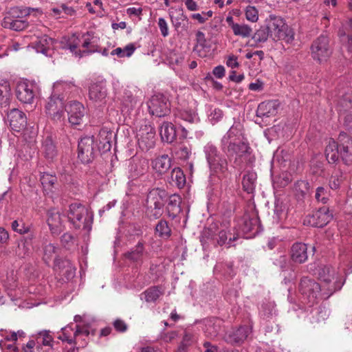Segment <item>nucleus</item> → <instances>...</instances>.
Listing matches in <instances>:
<instances>
[{"label":"nucleus","mask_w":352,"mask_h":352,"mask_svg":"<svg viewBox=\"0 0 352 352\" xmlns=\"http://www.w3.org/2000/svg\"><path fill=\"white\" fill-rule=\"evenodd\" d=\"M36 89L35 84L28 81H21L16 85V98L23 103L32 104L34 100Z\"/></svg>","instance_id":"dca6fc26"},{"label":"nucleus","mask_w":352,"mask_h":352,"mask_svg":"<svg viewBox=\"0 0 352 352\" xmlns=\"http://www.w3.org/2000/svg\"><path fill=\"white\" fill-rule=\"evenodd\" d=\"M67 217L76 229L90 230L93 214L82 204L74 202L69 205Z\"/></svg>","instance_id":"39448f33"},{"label":"nucleus","mask_w":352,"mask_h":352,"mask_svg":"<svg viewBox=\"0 0 352 352\" xmlns=\"http://www.w3.org/2000/svg\"><path fill=\"white\" fill-rule=\"evenodd\" d=\"M69 331H72V325L69 324L61 329L62 334L58 336V339L62 341L67 342L69 344H76V338L74 336V338H70Z\"/></svg>","instance_id":"052dcab7"},{"label":"nucleus","mask_w":352,"mask_h":352,"mask_svg":"<svg viewBox=\"0 0 352 352\" xmlns=\"http://www.w3.org/2000/svg\"><path fill=\"white\" fill-rule=\"evenodd\" d=\"M252 329L251 324L241 326L237 329L226 334L225 340L231 344H241L248 338L252 332Z\"/></svg>","instance_id":"6ab92c4d"},{"label":"nucleus","mask_w":352,"mask_h":352,"mask_svg":"<svg viewBox=\"0 0 352 352\" xmlns=\"http://www.w3.org/2000/svg\"><path fill=\"white\" fill-rule=\"evenodd\" d=\"M347 33L340 32L339 35L341 41L349 52H352V17L346 25Z\"/></svg>","instance_id":"58836bf2"},{"label":"nucleus","mask_w":352,"mask_h":352,"mask_svg":"<svg viewBox=\"0 0 352 352\" xmlns=\"http://www.w3.org/2000/svg\"><path fill=\"white\" fill-rule=\"evenodd\" d=\"M267 25L270 37L274 41H283L286 43H291L294 41V33L282 17L270 15L267 21Z\"/></svg>","instance_id":"20e7f679"},{"label":"nucleus","mask_w":352,"mask_h":352,"mask_svg":"<svg viewBox=\"0 0 352 352\" xmlns=\"http://www.w3.org/2000/svg\"><path fill=\"white\" fill-rule=\"evenodd\" d=\"M278 103L276 100H268L260 103L256 110V116L262 120L264 118L275 116L277 112Z\"/></svg>","instance_id":"b1692460"},{"label":"nucleus","mask_w":352,"mask_h":352,"mask_svg":"<svg viewBox=\"0 0 352 352\" xmlns=\"http://www.w3.org/2000/svg\"><path fill=\"white\" fill-rule=\"evenodd\" d=\"M196 40L197 44L194 47V50L196 51L200 56H201V50L204 49L206 43L205 34L202 32L198 31L196 33Z\"/></svg>","instance_id":"680f3d73"},{"label":"nucleus","mask_w":352,"mask_h":352,"mask_svg":"<svg viewBox=\"0 0 352 352\" xmlns=\"http://www.w3.org/2000/svg\"><path fill=\"white\" fill-rule=\"evenodd\" d=\"M8 118L10 122V126L13 131H21L27 124L25 115L21 111L16 109H12L8 113Z\"/></svg>","instance_id":"aec40b11"},{"label":"nucleus","mask_w":352,"mask_h":352,"mask_svg":"<svg viewBox=\"0 0 352 352\" xmlns=\"http://www.w3.org/2000/svg\"><path fill=\"white\" fill-rule=\"evenodd\" d=\"M10 96L11 89L9 81L5 79L0 80V106L8 107Z\"/></svg>","instance_id":"e433bc0d"},{"label":"nucleus","mask_w":352,"mask_h":352,"mask_svg":"<svg viewBox=\"0 0 352 352\" xmlns=\"http://www.w3.org/2000/svg\"><path fill=\"white\" fill-rule=\"evenodd\" d=\"M77 90L73 81L58 80L54 84L52 93L60 97L63 96L65 99L67 96L76 92Z\"/></svg>","instance_id":"a878e982"},{"label":"nucleus","mask_w":352,"mask_h":352,"mask_svg":"<svg viewBox=\"0 0 352 352\" xmlns=\"http://www.w3.org/2000/svg\"><path fill=\"white\" fill-rule=\"evenodd\" d=\"M160 135L162 141L173 142L177 136L175 126L170 122H164L160 129Z\"/></svg>","instance_id":"2f4dec72"},{"label":"nucleus","mask_w":352,"mask_h":352,"mask_svg":"<svg viewBox=\"0 0 352 352\" xmlns=\"http://www.w3.org/2000/svg\"><path fill=\"white\" fill-rule=\"evenodd\" d=\"M270 36V32L267 26L266 28H261L252 36V38L257 43L265 42L268 37Z\"/></svg>","instance_id":"bf43d9fd"},{"label":"nucleus","mask_w":352,"mask_h":352,"mask_svg":"<svg viewBox=\"0 0 352 352\" xmlns=\"http://www.w3.org/2000/svg\"><path fill=\"white\" fill-rule=\"evenodd\" d=\"M54 41L47 36H43L39 38L35 45L37 52L47 55L48 52L53 47Z\"/></svg>","instance_id":"ea45409f"},{"label":"nucleus","mask_w":352,"mask_h":352,"mask_svg":"<svg viewBox=\"0 0 352 352\" xmlns=\"http://www.w3.org/2000/svg\"><path fill=\"white\" fill-rule=\"evenodd\" d=\"M55 267L58 269L63 275H65L67 279H69L75 275L76 268L69 260L56 258L55 260Z\"/></svg>","instance_id":"72a5a7b5"},{"label":"nucleus","mask_w":352,"mask_h":352,"mask_svg":"<svg viewBox=\"0 0 352 352\" xmlns=\"http://www.w3.org/2000/svg\"><path fill=\"white\" fill-rule=\"evenodd\" d=\"M222 322L218 318H209L204 321V333L206 337L213 339L216 338L221 330Z\"/></svg>","instance_id":"c756f323"},{"label":"nucleus","mask_w":352,"mask_h":352,"mask_svg":"<svg viewBox=\"0 0 352 352\" xmlns=\"http://www.w3.org/2000/svg\"><path fill=\"white\" fill-rule=\"evenodd\" d=\"M325 155L329 163H335L338 160L340 148L334 140H330L325 148Z\"/></svg>","instance_id":"4c0bfd02"},{"label":"nucleus","mask_w":352,"mask_h":352,"mask_svg":"<svg viewBox=\"0 0 352 352\" xmlns=\"http://www.w3.org/2000/svg\"><path fill=\"white\" fill-rule=\"evenodd\" d=\"M63 216L57 210L51 209L47 212V222L52 234H59L63 228Z\"/></svg>","instance_id":"412c9836"},{"label":"nucleus","mask_w":352,"mask_h":352,"mask_svg":"<svg viewBox=\"0 0 352 352\" xmlns=\"http://www.w3.org/2000/svg\"><path fill=\"white\" fill-rule=\"evenodd\" d=\"M32 248V237L26 236L21 239L18 243L16 253L18 256L23 257L29 253Z\"/></svg>","instance_id":"c03bdc74"},{"label":"nucleus","mask_w":352,"mask_h":352,"mask_svg":"<svg viewBox=\"0 0 352 352\" xmlns=\"http://www.w3.org/2000/svg\"><path fill=\"white\" fill-rule=\"evenodd\" d=\"M276 312V305L274 302H267L261 305L260 313L265 318L272 317Z\"/></svg>","instance_id":"5fc2aeb1"},{"label":"nucleus","mask_w":352,"mask_h":352,"mask_svg":"<svg viewBox=\"0 0 352 352\" xmlns=\"http://www.w3.org/2000/svg\"><path fill=\"white\" fill-rule=\"evenodd\" d=\"M149 113L158 118L165 117L170 113V103L162 94H156L151 97L148 103Z\"/></svg>","instance_id":"ddd939ff"},{"label":"nucleus","mask_w":352,"mask_h":352,"mask_svg":"<svg viewBox=\"0 0 352 352\" xmlns=\"http://www.w3.org/2000/svg\"><path fill=\"white\" fill-rule=\"evenodd\" d=\"M290 256L293 262L304 263L308 258L307 247L305 243L296 242L291 248Z\"/></svg>","instance_id":"5701e85b"},{"label":"nucleus","mask_w":352,"mask_h":352,"mask_svg":"<svg viewBox=\"0 0 352 352\" xmlns=\"http://www.w3.org/2000/svg\"><path fill=\"white\" fill-rule=\"evenodd\" d=\"M232 32L235 36L246 38L251 35L252 30L248 25L244 23H236L232 29Z\"/></svg>","instance_id":"603ef678"},{"label":"nucleus","mask_w":352,"mask_h":352,"mask_svg":"<svg viewBox=\"0 0 352 352\" xmlns=\"http://www.w3.org/2000/svg\"><path fill=\"white\" fill-rule=\"evenodd\" d=\"M107 97V89L102 82L93 83L89 89V98L95 102H103Z\"/></svg>","instance_id":"cd10ccee"},{"label":"nucleus","mask_w":352,"mask_h":352,"mask_svg":"<svg viewBox=\"0 0 352 352\" xmlns=\"http://www.w3.org/2000/svg\"><path fill=\"white\" fill-rule=\"evenodd\" d=\"M223 151L233 159L235 167L241 168L243 164L252 163V149L247 142L243 140L229 142L228 144L221 145Z\"/></svg>","instance_id":"7ed1b4c3"},{"label":"nucleus","mask_w":352,"mask_h":352,"mask_svg":"<svg viewBox=\"0 0 352 352\" xmlns=\"http://www.w3.org/2000/svg\"><path fill=\"white\" fill-rule=\"evenodd\" d=\"M155 233L161 238L168 239L171 235V230L168 222L161 219L155 226Z\"/></svg>","instance_id":"a18cd8bd"},{"label":"nucleus","mask_w":352,"mask_h":352,"mask_svg":"<svg viewBox=\"0 0 352 352\" xmlns=\"http://www.w3.org/2000/svg\"><path fill=\"white\" fill-rule=\"evenodd\" d=\"M162 294L163 292L160 289V287L153 286L145 290L142 294V296H144L147 302H151L157 300Z\"/></svg>","instance_id":"37998d69"},{"label":"nucleus","mask_w":352,"mask_h":352,"mask_svg":"<svg viewBox=\"0 0 352 352\" xmlns=\"http://www.w3.org/2000/svg\"><path fill=\"white\" fill-rule=\"evenodd\" d=\"M137 133L138 144L143 151H148L153 148L155 144V131L154 127L144 122Z\"/></svg>","instance_id":"f8f14e48"},{"label":"nucleus","mask_w":352,"mask_h":352,"mask_svg":"<svg viewBox=\"0 0 352 352\" xmlns=\"http://www.w3.org/2000/svg\"><path fill=\"white\" fill-rule=\"evenodd\" d=\"M35 12V15L41 14L42 12L36 8H21L19 7L12 8L3 18L1 25L4 28H8L14 31H21L25 29L28 25L27 20L23 18Z\"/></svg>","instance_id":"f03ea898"},{"label":"nucleus","mask_w":352,"mask_h":352,"mask_svg":"<svg viewBox=\"0 0 352 352\" xmlns=\"http://www.w3.org/2000/svg\"><path fill=\"white\" fill-rule=\"evenodd\" d=\"M331 219L332 215L329 213L328 208L324 206L306 216L303 223L306 226L322 228L326 226Z\"/></svg>","instance_id":"2eb2a0df"},{"label":"nucleus","mask_w":352,"mask_h":352,"mask_svg":"<svg viewBox=\"0 0 352 352\" xmlns=\"http://www.w3.org/2000/svg\"><path fill=\"white\" fill-rule=\"evenodd\" d=\"M166 192L160 188L151 190L147 195L146 206L150 217L157 219L162 214Z\"/></svg>","instance_id":"1a4fd4ad"},{"label":"nucleus","mask_w":352,"mask_h":352,"mask_svg":"<svg viewBox=\"0 0 352 352\" xmlns=\"http://www.w3.org/2000/svg\"><path fill=\"white\" fill-rule=\"evenodd\" d=\"M65 107L64 97L52 93L45 104V113L52 121L62 123L65 118Z\"/></svg>","instance_id":"6e6552de"},{"label":"nucleus","mask_w":352,"mask_h":352,"mask_svg":"<svg viewBox=\"0 0 352 352\" xmlns=\"http://www.w3.org/2000/svg\"><path fill=\"white\" fill-rule=\"evenodd\" d=\"M91 333L93 336L95 334V330L90 331L89 326L87 324L76 325V329L74 332L75 338L80 336L88 337Z\"/></svg>","instance_id":"e2e57ef3"},{"label":"nucleus","mask_w":352,"mask_h":352,"mask_svg":"<svg viewBox=\"0 0 352 352\" xmlns=\"http://www.w3.org/2000/svg\"><path fill=\"white\" fill-rule=\"evenodd\" d=\"M144 245L145 242L144 241H139L130 251L124 254L125 258L132 262L142 264L143 263L144 256L147 254V252L145 251Z\"/></svg>","instance_id":"393cba45"},{"label":"nucleus","mask_w":352,"mask_h":352,"mask_svg":"<svg viewBox=\"0 0 352 352\" xmlns=\"http://www.w3.org/2000/svg\"><path fill=\"white\" fill-rule=\"evenodd\" d=\"M168 14L171 20V23L175 29H178L182 22L186 20L187 17L184 14V10L182 7L176 8L172 7L168 10Z\"/></svg>","instance_id":"c9c22d12"},{"label":"nucleus","mask_w":352,"mask_h":352,"mask_svg":"<svg viewBox=\"0 0 352 352\" xmlns=\"http://www.w3.org/2000/svg\"><path fill=\"white\" fill-rule=\"evenodd\" d=\"M245 17L251 22H256L258 19V12L254 6H248L245 9Z\"/></svg>","instance_id":"774afa93"},{"label":"nucleus","mask_w":352,"mask_h":352,"mask_svg":"<svg viewBox=\"0 0 352 352\" xmlns=\"http://www.w3.org/2000/svg\"><path fill=\"white\" fill-rule=\"evenodd\" d=\"M148 168V162L145 158H133L129 164L130 177L133 179L143 175Z\"/></svg>","instance_id":"4be33fe9"},{"label":"nucleus","mask_w":352,"mask_h":352,"mask_svg":"<svg viewBox=\"0 0 352 352\" xmlns=\"http://www.w3.org/2000/svg\"><path fill=\"white\" fill-rule=\"evenodd\" d=\"M340 156L344 164H352V138L345 133H341L338 138Z\"/></svg>","instance_id":"a211bd4d"},{"label":"nucleus","mask_w":352,"mask_h":352,"mask_svg":"<svg viewBox=\"0 0 352 352\" xmlns=\"http://www.w3.org/2000/svg\"><path fill=\"white\" fill-rule=\"evenodd\" d=\"M223 116V113L221 109L219 108L210 109V113L208 114V119L210 122L214 124L220 121Z\"/></svg>","instance_id":"0e129e2a"},{"label":"nucleus","mask_w":352,"mask_h":352,"mask_svg":"<svg viewBox=\"0 0 352 352\" xmlns=\"http://www.w3.org/2000/svg\"><path fill=\"white\" fill-rule=\"evenodd\" d=\"M258 220L256 218H250L249 217H244L242 223L240 225V229L245 233H249L253 231L257 226Z\"/></svg>","instance_id":"09e8293b"},{"label":"nucleus","mask_w":352,"mask_h":352,"mask_svg":"<svg viewBox=\"0 0 352 352\" xmlns=\"http://www.w3.org/2000/svg\"><path fill=\"white\" fill-rule=\"evenodd\" d=\"M234 231V229H232ZM239 237L238 234L232 232V229L227 228L226 230H221L219 231L217 241L219 245H226L228 248L232 246V242L236 241Z\"/></svg>","instance_id":"473e14b6"},{"label":"nucleus","mask_w":352,"mask_h":352,"mask_svg":"<svg viewBox=\"0 0 352 352\" xmlns=\"http://www.w3.org/2000/svg\"><path fill=\"white\" fill-rule=\"evenodd\" d=\"M171 158L166 154L159 155L151 160L152 168L159 175L166 173L171 167Z\"/></svg>","instance_id":"bb28decb"},{"label":"nucleus","mask_w":352,"mask_h":352,"mask_svg":"<svg viewBox=\"0 0 352 352\" xmlns=\"http://www.w3.org/2000/svg\"><path fill=\"white\" fill-rule=\"evenodd\" d=\"M342 182V173L340 170H335L330 177L329 186L333 190H336L340 188Z\"/></svg>","instance_id":"4d7b16f0"},{"label":"nucleus","mask_w":352,"mask_h":352,"mask_svg":"<svg viewBox=\"0 0 352 352\" xmlns=\"http://www.w3.org/2000/svg\"><path fill=\"white\" fill-rule=\"evenodd\" d=\"M310 186L309 182L305 180H298L295 182L294 190L298 199H303L309 194Z\"/></svg>","instance_id":"a19ab883"},{"label":"nucleus","mask_w":352,"mask_h":352,"mask_svg":"<svg viewBox=\"0 0 352 352\" xmlns=\"http://www.w3.org/2000/svg\"><path fill=\"white\" fill-rule=\"evenodd\" d=\"M292 181L291 175L287 173H283L274 180V184L280 188H284Z\"/></svg>","instance_id":"69168bd1"},{"label":"nucleus","mask_w":352,"mask_h":352,"mask_svg":"<svg viewBox=\"0 0 352 352\" xmlns=\"http://www.w3.org/2000/svg\"><path fill=\"white\" fill-rule=\"evenodd\" d=\"M96 147L93 137H84L78 145V158L83 164H89L95 157Z\"/></svg>","instance_id":"4468645a"},{"label":"nucleus","mask_w":352,"mask_h":352,"mask_svg":"<svg viewBox=\"0 0 352 352\" xmlns=\"http://www.w3.org/2000/svg\"><path fill=\"white\" fill-rule=\"evenodd\" d=\"M37 343L44 346H52L53 338L47 331H42L38 333L36 338Z\"/></svg>","instance_id":"13d9d810"},{"label":"nucleus","mask_w":352,"mask_h":352,"mask_svg":"<svg viewBox=\"0 0 352 352\" xmlns=\"http://www.w3.org/2000/svg\"><path fill=\"white\" fill-rule=\"evenodd\" d=\"M332 49L327 36L320 35L314 40L311 46L312 58L319 63L325 62L331 56Z\"/></svg>","instance_id":"9b49d317"},{"label":"nucleus","mask_w":352,"mask_h":352,"mask_svg":"<svg viewBox=\"0 0 352 352\" xmlns=\"http://www.w3.org/2000/svg\"><path fill=\"white\" fill-rule=\"evenodd\" d=\"M41 152L45 158L48 161H54L57 157L58 151L52 136L47 135L44 138L42 143Z\"/></svg>","instance_id":"c85d7f7f"},{"label":"nucleus","mask_w":352,"mask_h":352,"mask_svg":"<svg viewBox=\"0 0 352 352\" xmlns=\"http://www.w3.org/2000/svg\"><path fill=\"white\" fill-rule=\"evenodd\" d=\"M256 174L254 172H248L243 177L242 185L245 191L248 193L253 192L255 186Z\"/></svg>","instance_id":"79ce46f5"},{"label":"nucleus","mask_w":352,"mask_h":352,"mask_svg":"<svg viewBox=\"0 0 352 352\" xmlns=\"http://www.w3.org/2000/svg\"><path fill=\"white\" fill-rule=\"evenodd\" d=\"M41 182L43 186V188L47 190H50L53 187L54 185L57 182V178L55 175L43 173L41 175L40 178Z\"/></svg>","instance_id":"864d4df0"},{"label":"nucleus","mask_w":352,"mask_h":352,"mask_svg":"<svg viewBox=\"0 0 352 352\" xmlns=\"http://www.w3.org/2000/svg\"><path fill=\"white\" fill-rule=\"evenodd\" d=\"M319 279L322 283L321 299L329 298L334 292L340 290L344 285L342 275L336 272L330 266H324L319 270Z\"/></svg>","instance_id":"f257e3e1"},{"label":"nucleus","mask_w":352,"mask_h":352,"mask_svg":"<svg viewBox=\"0 0 352 352\" xmlns=\"http://www.w3.org/2000/svg\"><path fill=\"white\" fill-rule=\"evenodd\" d=\"M135 47L134 44L129 43L124 48L117 47L111 52V55L118 56L120 58L130 57L135 52Z\"/></svg>","instance_id":"de8ad7c7"},{"label":"nucleus","mask_w":352,"mask_h":352,"mask_svg":"<svg viewBox=\"0 0 352 352\" xmlns=\"http://www.w3.org/2000/svg\"><path fill=\"white\" fill-rule=\"evenodd\" d=\"M56 247L52 243H49L44 247L43 259L48 263L56 252Z\"/></svg>","instance_id":"338daca9"},{"label":"nucleus","mask_w":352,"mask_h":352,"mask_svg":"<svg viewBox=\"0 0 352 352\" xmlns=\"http://www.w3.org/2000/svg\"><path fill=\"white\" fill-rule=\"evenodd\" d=\"M241 133V125L239 122L234 123L223 136L221 145L228 144L229 142L243 140Z\"/></svg>","instance_id":"7c9ffc66"},{"label":"nucleus","mask_w":352,"mask_h":352,"mask_svg":"<svg viewBox=\"0 0 352 352\" xmlns=\"http://www.w3.org/2000/svg\"><path fill=\"white\" fill-rule=\"evenodd\" d=\"M82 47L84 50H77L80 40L73 36L68 41L67 47L71 52L74 53L76 56L82 57L85 55H89L92 53L98 52V38L94 36L93 33L87 32L82 36Z\"/></svg>","instance_id":"423d86ee"},{"label":"nucleus","mask_w":352,"mask_h":352,"mask_svg":"<svg viewBox=\"0 0 352 352\" xmlns=\"http://www.w3.org/2000/svg\"><path fill=\"white\" fill-rule=\"evenodd\" d=\"M181 198L179 195L174 194L171 195L168 201L166 211L168 215L174 219L181 212Z\"/></svg>","instance_id":"f704fd0d"},{"label":"nucleus","mask_w":352,"mask_h":352,"mask_svg":"<svg viewBox=\"0 0 352 352\" xmlns=\"http://www.w3.org/2000/svg\"><path fill=\"white\" fill-rule=\"evenodd\" d=\"M298 289L302 296L301 302L309 307L314 306L321 298L320 285L308 277L301 278Z\"/></svg>","instance_id":"0eeeda50"},{"label":"nucleus","mask_w":352,"mask_h":352,"mask_svg":"<svg viewBox=\"0 0 352 352\" xmlns=\"http://www.w3.org/2000/svg\"><path fill=\"white\" fill-rule=\"evenodd\" d=\"M204 152L211 170L215 173H223L227 170V160L222 157L215 145L211 142L207 143L204 147Z\"/></svg>","instance_id":"9d476101"},{"label":"nucleus","mask_w":352,"mask_h":352,"mask_svg":"<svg viewBox=\"0 0 352 352\" xmlns=\"http://www.w3.org/2000/svg\"><path fill=\"white\" fill-rule=\"evenodd\" d=\"M170 177L179 188H182L186 184L185 175L183 170L179 167L173 169Z\"/></svg>","instance_id":"8fccbe9b"},{"label":"nucleus","mask_w":352,"mask_h":352,"mask_svg":"<svg viewBox=\"0 0 352 352\" xmlns=\"http://www.w3.org/2000/svg\"><path fill=\"white\" fill-rule=\"evenodd\" d=\"M330 197V191L328 188L319 186L316 190L315 199L318 202L326 204Z\"/></svg>","instance_id":"6e6d98bb"},{"label":"nucleus","mask_w":352,"mask_h":352,"mask_svg":"<svg viewBox=\"0 0 352 352\" xmlns=\"http://www.w3.org/2000/svg\"><path fill=\"white\" fill-rule=\"evenodd\" d=\"M68 121L72 125L81 124L86 111L84 106L78 101H71L65 107Z\"/></svg>","instance_id":"f3484780"},{"label":"nucleus","mask_w":352,"mask_h":352,"mask_svg":"<svg viewBox=\"0 0 352 352\" xmlns=\"http://www.w3.org/2000/svg\"><path fill=\"white\" fill-rule=\"evenodd\" d=\"M122 104L129 109H133L138 102V98L133 93L128 89H125L122 99Z\"/></svg>","instance_id":"49530a36"},{"label":"nucleus","mask_w":352,"mask_h":352,"mask_svg":"<svg viewBox=\"0 0 352 352\" xmlns=\"http://www.w3.org/2000/svg\"><path fill=\"white\" fill-rule=\"evenodd\" d=\"M175 122L180 119L189 123H193L197 119V115L195 112L188 110H179L175 113Z\"/></svg>","instance_id":"3c124183"}]
</instances>
